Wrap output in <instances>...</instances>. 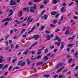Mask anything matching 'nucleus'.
<instances>
[{
	"label": "nucleus",
	"mask_w": 78,
	"mask_h": 78,
	"mask_svg": "<svg viewBox=\"0 0 78 78\" xmlns=\"http://www.w3.org/2000/svg\"><path fill=\"white\" fill-rule=\"evenodd\" d=\"M37 8L36 4H35L34 5V7L31 6L30 7V12H35V10L34 9L36 10Z\"/></svg>",
	"instance_id": "nucleus-1"
},
{
	"label": "nucleus",
	"mask_w": 78,
	"mask_h": 78,
	"mask_svg": "<svg viewBox=\"0 0 78 78\" xmlns=\"http://www.w3.org/2000/svg\"><path fill=\"white\" fill-rule=\"evenodd\" d=\"M40 36L39 35H34L32 37L33 38H34V39H35V41H37V39H38V38H39Z\"/></svg>",
	"instance_id": "nucleus-2"
},
{
	"label": "nucleus",
	"mask_w": 78,
	"mask_h": 78,
	"mask_svg": "<svg viewBox=\"0 0 78 78\" xmlns=\"http://www.w3.org/2000/svg\"><path fill=\"white\" fill-rule=\"evenodd\" d=\"M16 4L17 3L16 2V1L14 0H11L10 1V5H16Z\"/></svg>",
	"instance_id": "nucleus-3"
},
{
	"label": "nucleus",
	"mask_w": 78,
	"mask_h": 78,
	"mask_svg": "<svg viewBox=\"0 0 78 78\" xmlns=\"http://www.w3.org/2000/svg\"><path fill=\"white\" fill-rule=\"evenodd\" d=\"M25 64L26 63L25 62H23L22 63V62H19L18 64V65H20V66H24L25 65Z\"/></svg>",
	"instance_id": "nucleus-4"
},
{
	"label": "nucleus",
	"mask_w": 78,
	"mask_h": 78,
	"mask_svg": "<svg viewBox=\"0 0 78 78\" xmlns=\"http://www.w3.org/2000/svg\"><path fill=\"white\" fill-rule=\"evenodd\" d=\"M48 17V16L46 14L44 15V16H42L41 17V19H44L45 20H46Z\"/></svg>",
	"instance_id": "nucleus-5"
},
{
	"label": "nucleus",
	"mask_w": 78,
	"mask_h": 78,
	"mask_svg": "<svg viewBox=\"0 0 78 78\" xmlns=\"http://www.w3.org/2000/svg\"><path fill=\"white\" fill-rule=\"evenodd\" d=\"M42 49H39L38 50V51L37 52V54L38 55H41L42 53Z\"/></svg>",
	"instance_id": "nucleus-6"
},
{
	"label": "nucleus",
	"mask_w": 78,
	"mask_h": 78,
	"mask_svg": "<svg viewBox=\"0 0 78 78\" xmlns=\"http://www.w3.org/2000/svg\"><path fill=\"white\" fill-rule=\"evenodd\" d=\"M9 20H10V19L9 18H8L4 19L2 21V22H5V21H6V22H8V21H9Z\"/></svg>",
	"instance_id": "nucleus-7"
},
{
	"label": "nucleus",
	"mask_w": 78,
	"mask_h": 78,
	"mask_svg": "<svg viewBox=\"0 0 78 78\" xmlns=\"http://www.w3.org/2000/svg\"><path fill=\"white\" fill-rule=\"evenodd\" d=\"M35 28H36V27H35V26H34L33 27L32 29L31 30H30V31L28 33V34H30V33H31V32H32V31H33V30H35Z\"/></svg>",
	"instance_id": "nucleus-8"
},
{
	"label": "nucleus",
	"mask_w": 78,
	"mask_h": 78,
	"mask_svg": "<svg viewBox=\"0 0 78 78\" xmlns=\"http://www.w3.org/2000/svg\"><path fill=\"white\" fill-rule=\"evenodd\" d=\"M65 8L64 7H62L61 9V12H64L65 11L64 10Z\"/></svg>",
	"instance_id": "nucleus-9"
},
{
	"label": "nucleus",
	"mask_w": 78,
	"mask_h": 78,
	"mask_svg": "<svg viewBox=\"0 0 78 78\" xmlns=\"http://www.w3.org/2000/svg\"><path fill=\"white\" fill-rule=\"evenodd\" d=\"M23 10L24 11H26L27 10V12H29V7L24 8H23Z\"/></svg>",
	"instance_id": "nucleus-10"
},
{
	"label": "nucleus",
	"mask_w": 78,
	"mask_h": 78,
	"mask_svg": "<svg viewBox=\"0 0 78 78\" xmlns=\"http://www.w3.org/2000/svg\"><path fill=\"white\" fill-rule=\"evenodd\" d=\"M60 44H61V42H55V45L57 46H59L60 45Z\"/></svg>",
	"instance_id": "nucleus-11"
},
{
	"label": "nucleus",
	"mask_w": 78,
	"mask_h": 78,
	"mask_svg": "<svg viewBox=\"0 0 78 78\" xmlns=\"http://www.w3.org/2000/svg\"><path fill=\"white\" fill-rule=\"evenodd\" d=\"M75 36H76V35H74L72 37L69 38L68 39V40H73L74 39V38H75Z\"/></svg>",
	"instance_id": "nucleus-12"
},
{
	"label": "nucleus",
	"mask_w": 78,
	"mask_h": 78,
	"mask_svg": "<svg viewBox=\"0 0 78 78\" xmlns=\"http://www.w3.org/2000/svg\"><path fill=\"white\" fill-rule=\"evenodd\" d=\"M74 56L75 58H78V51L75 54V55H74Z\"/></svg>",
	"instance_id": "nucleus-13"
},
{
	"label": "nucleus",
	"mask_w": 78,
	"mask_h": 78,
	"mask_svg": "<svg viewBox=\"0 0 78 78\" xmlns=\"http://www.w3.org/2000/svg\"><path fill=\"white\" fill-rule=\"evenodd\" d=\"M57 13V12H51V15H52V16H53L54 15H55V14H56Z\"/></svg>",
	"instance_id": "nucleus-14"
},
{
	"label": "nucleus",
	"mask_w": 78,
	"mask_h": 78,
	"mask_svg": "<svg viewBox=\"0 0 78 78\" xmlns=\"http://www.w3.org/2000/svg\"><path fill=\"white\" fill-rule=\"evenodd\" d=\"M43 59H44V61H46L47 60H48V57L47 56H44L43 58Z\"/></svg>",
	"instance_id": "nucleus-15"
},
{
	"label": "nucleus",
	"mask_w": 78,
	"mask_h": 78,
	"mask_svg": "<svg viewBox=\"0 0 78 78\" xmlns=\"http://www.w3.org/2000/svg\"><path fill=\"white\" fill-rule=\"evenodd\" d=\"M3 57L2 56H0V63L2 62H3V61H5L3 59H3Z\"/></svg>",
	"instance_id": "nucleus-16"
},
{
	"label": "nucleus",
	"mask_w": 78,
	"mask_h": 78,
	"mask_svg": "<svg viewBox=\"0 0 78 78\" xmlns=\"http://www.w3.org/2000/svg\"><path fill=\"white\" fill-rule=\"evenodd\" d=\"M44 62H37V66H39V65H41V64H42Z\"/></svg>",
	"instance_id": "nucleus-17"
},
{
	"label": "nucleus",
	"mask_w": 78,
	"mask_h": 78,
	"mask_svg": "<svg viewBox=\"0 0 78 78\" xmlns=\"http://www.w3.org/2000/svg\"><path fill=\"white\" fill-rule=\"evenodd\" d=\"M45 28V27L44 26H42L41 27V29H39L40 31H42V30H44Z\"/></svg>",
	"instance_id": "nucleus-18"
},
{
	"label": "nucleus",
	"mask_w": 78,
	"mask_h": 78,
	"mask_svg": "<svg viewBox=\"0 0 78 78\" xmlns=\"http://www.w3.org/2000/svg\"><path fill=\"white\" fill-rule=\"evenodd\" d=\"M48 52V48L46 49L44 51V53L45 54L47 53Z\"/></svg>",
	"instance_id": "nucleus-19"
},
{
	"label": "nucleus",
	"mask_w": 78,
	"mask_h": 78,
	"mask_svg": "<svg viewBox=\"0 0 78 78\" xmlns=\"http://www.w3.org/2000/svg\"><path fill=\"white\" fill-rule=\"evenodd\" d=\"M47 40L48 41H50V35H47Z\"/></svg>",
	"instance_id": "nucleus-20"
},
{
	"label": "nucleus",
	"mask_w": 78,
	"mask_h": 78,
	"mask_svg": "<svg viewBox=\"0 0 78 78\" xmlns=\"http://www.w3.org/2000/svg\"><path fill=\"white\" fill-rule=\"evenodd\" d=\"M65 45V44H64L62 43V45L61 47V49H62L64 47Z\"/></svg>",
	"instance_id": "nucleus-21"
},
{
	"label": "nucleus",
	"mask_w": 78,
	"mask_h": 78,
	"mask_svg": "<svg viewBox=\"0 0 78 78\" xmlns=\"http://www.w3.org/2000/svg\"><path fill=\"white\" fill-rule=\"evenodd\" d=\"M65 34H69V30H66V32H65Z\"/></svg>",
	"instance_id": "nucleus-22"
},
{
	"label": "nucleus",
	"mask_w": 78,
	"mask_h": 78,
	"mask_svg": "<svg viewBox=\"0 0 78 78\" xmlns=\"http://www.w3.org/2000/svg\"><path fill=\"white\" fill-rule=\"evenodd\" d=\"M23 14V13H22V11H21L20 12V17H22V16Z\"/></svg>",
	"instance_id": "nucleus-23"
},
{
	"label": "nucleus",
	"mask_w": 78,
	"mask_h": 78,
	"mask_svg": "<svg viewBox=\"0 0 78 78\" xmlns=\"http://www.w3.org/2000/svg\"><path fill=\"white\" fill-rule=\"evenodd\" d=\"M52 1H53L52 2L53 4H56L57 3V1L56 0H52Z\"/></svg>",
	"instance_id": "nucleus-24"
},
{
	"label": "nucleus",
	"mask_w": 78,
	"mask_h": 78,
	"mask_svg": "<svg viewBox=\"0 0 78 78\" xmlns=\"http://www.w3.org/2000/svg\"><path fill=\"white\" fill-rule=\"evenodd\" d=\"M28 51H27L23 53V55H27V54H28Z\"/></svg>",
	"instance_id": "nucleus-25"
},
{
	"label": "nucleus",
	"mask_w": 78,
	"mask_h": 78,
	"mask_svg": "<svg viewBox=\"0 0 78 78\" xmlns=\"http://www.w3.org/2000/svg\"><path fill=\"white\" fill-rule=\"evenodd\" d=\"M73 45L72 44H68V47H72Z\"/></svg>",
	"instance_id": "nucleus-26"
},
{
	"label": "nucleus",
	"mask_w": 78,
	"mask_h": 78,
	"mask_svg": "<svg viewBox=\"0 0 78 78\" xmlns=\"http://www.w3.org/2000/svg\"><path fill=\"white\" fill-rule=\"evenodd\" d=\"M25 29H23L21 31V34H22V33H23L24 32H25Z\"/></svg>",
	"instance_id": "nucleus-27"
},
{
	"label": "nucleus",
	"mask_w": 78,
	"mask_h": 78,
	"mask_svg": "<svg viewBox=\"0 0 78 78\" xmlns=\"http://www.w3.org/2000/svg\"><path fill=\"white\" fill-rule=\"evenodd\" d=\"M58 78H64V76H62V75H60L58 76Z\"/></svg>",
	"instance_id": "nucleus-28"
},
{
	"label": "nucleus",
	"mask_w": 78,
	"mask_h": 78,
	"mask_svg": "<svg viewBox=\"0 0 78 78\" xmlns=\"http://www.w3.org/2000/svg\"><path fill=\"white\" fill-rule=\"evenodd\" d=\"M42 55H39V56H37V57L36 58H37V59H40V58H41V57H42Z\"/></svg>",
	"instance_id": "nucleus-29"
},
{
	"label": "nucleus",
	"mask_w": 78,
	"mask_h": 78,
	"mask_svg": "<svg viewBox=\"0 0 78 78\" xmlns=\"http://www.w3.org/2000/svg\"><path fill=\"white\" fill-rule=\"evenodd\" d=\"M73 60V59H72V58H70L69 60L68 61V63H70V62H72V61Z\"/></svg>",
	"instance_id": "nucleus-30"
},
{
	"label": "nucleus",
	"mask_w": 78,
	"mask_h": 78,
	"mask_svg": "<svg viewBox=\"0 0 78 78\" xmlns=\"http://www.w3.org/2000/svg\"><path fill=\"white\" fill-rule=\"evenodd\" d=\"M59 39V37H58V36H56L55 37V39H54L55 41H56V40H58V39Z\"/></svg>",
	"instance_id": "nucleus-31"
},
{
	"label": "nucleus",
	"mask_w": 78,
	"mask_h": 78,
	"mask_svg": "<svg viewBox=\"0 0 78 78\" xmlns=\"http://www.w3.org/2000/svg\"><path fill=\"white\" fill-rule=\"evenodd\" d=\"M57 20H54L52 23H54V24H55V23H56L57 22Z\"/></svg>",
	"instance_id": "nucleus-32"
},
{
	"label": "nucleus",
	"mask_w": 78,
	"mask_h": 78,
	"mask_svg": "<svg viewBox=\"0 0 78 78\" xmlns=\"http://www.w3.org/2000/svg\"><path fill=\"white\" fill-rule=\"evenodd\" d=\"M56 25L54 24H51L50 25V27H55V26Z\"/></svg>",
	"instance_id": "nucleus-33"
},
{
	"label": "nucleus",
	"mask_w": 78,
	"mask_h": 78,
	"mask_svg": "<svg viewBox=\"0 0 78 78\" xmlns=\"http://www.w3.org/2000/svg\"><path fill=\"white\" fill-rule=\"evenodd\" d=\"M34 46H35V45H34V44H33L31 46V47L30 48H29L28 49L29 50H30V49H32V47H34Z\"/></svg>",
	"instance_id": "nucleus-34"
},
{
	"label": "nucleus",
	"mask_w": 78,
	"mask_h": 78,
	"mask_svg": "<svg viewBox=\"0 0 78 78\" xmlns=\"http://www.w3.org/2000/svg\"><path fill=\"white\" fill-rule=\"evenodd\" d=\"M12 8L13 9V10H16V7L15 6H12Z\"/></svg>",
	"instance_id": "nucleus-35"
},
{
	"label": "nucleus",
	"mask_w": 78,
	"mask_h": 78,
	"mask_svg": "<svg viewBox=\"0 0 78 78\" xmlns=\"http://www.w3.org/2000/svg\"><path fill=\"white\" fill-rule=\"evenodd\" d=\"M45 32H46V33H47V34H48L50 33V31L49 30H46Z\"/></svg>",
	"instance_id": "nucleus-36"
},
{
	"label": "nucleus",
	"mask_w": 78,
	"mask_h": 78,
	"mask_svg": "<svg viewBox=\"0 0 78 78\" xmlns=\"http://www.w3.org/2000/svg\"><path fill=\"white\" fill-rule=\"evenodd\" d=\"M3 64H0V69H2L3 67Z\"/></svg>",
	"instance_id": "nucleus-37"
},
{
	"label": "nucleus",
	"mask_w": 78,
	"mask_h": 78,
	"mask_svg": "<svg viewBox=\"0 0 78 78\" xmlns=\"http://www.w3.org/2000/svg\"><path fill=\"white\" fill-rule=\"evenodd\" d=\"M16 60H17L16 59H13L12 60V63L15 62H16Z\"/></svg>",
	"instance_id": "nucleus-38"
},
{
	"label": "nucleus",
	"mask_w": 78,
	"mask_h": 78,
	"mask_svg": "<svg viewBox=\"0 0 78 78\" xmlns=\"http://www.w3.org/2000/svg\"><path fill=\"white\" fill-rule=\"evenodd\" d=\"M8 22H6L4 24V26H7V25H8Z\"/></svg>",
	"instance_id": "nucleus-39"
},
{
	"label": "nucleus",
	"mask_w": 78,
	"mask_h": 78,
	"mask_svg": "<svg viewBox=\"0 0 78 78\" xmlns=\"http://www.w3.org/2000/svg\"><path fill=\"white\" fill-rule=\"evenodd\" d=\"M34 2H41V0H34Z\"/></svg>",
	"instance_id": "nucleus-40"
},
{
	"label": "nucleus",
	"mask_w": 78,
	"mask_h": 78,
	"mask_svg": "<svg viewBox=\"0 0 78 78\" xmlns=\"http://www.w3.org/2000/svg\"><path fill=\"white\" fill-rule=\"evenodd\" d=\"M61 70H62V69H58L57 71V73H59V72H61Z\"/></svg>",
	"instance_id": "nucleus-41"
},
{
	"label": "nucleus",
	"mask_w": 78,
	"mask_h": 78,
	"mask_svg": "<svg viewBox=\"0 0 78 78\" xmlns=\"http://www.w3.org/2000/svg\"><path fill=\"white\" fill-rule=\"evenodd\" d=\"M44 3L45 5H46V4H47V3H48V2L47 1L45 0L44 1Z\"/></svg>",
	"instance_id": "nucleus-42"
},
{
	"label": "nucleus",
	"mask_w": 78,
	"mask_h": 78,
	"mask_svg": "<svg viewBox=\"0 0 78 78\" xmlns=\"http://www.w3.org/2000/svg\"><path fill=\"white\" fill-rule=\"evenodd\" d=\"M60 15V14L59 13H58V14L56 15L55 16V18H58V16Z\"/></svg>",
	"instance_id": "nucleus-43"
},
{
	"label": "nucleus",
	"mask_w": 78,
	"mask_h": 78,
	"mask_svg": "<svg viewBox=\"0 0 78 78\" xmlns=\"http://www.w3.org/2000/svg\"><path fill=\"white\" fill-rule=\"evenodd\" d=\"M55 57V54H51V55L50 56V58H51L52 57Z\"/></svg>",
	"instance_id": "nucleus-44"
},
{
	"label": "nucleus",
	"mask_w": 78,
	"mask_h": 78,
	"mask_svg": "<svg viewBox=\"0 0 78 78\" xmlns=\"http://www.w3.org/2000/svg\"><path fill=\"white\" fill-rule=\"evenodd\" d=\"M58 66H60L61 67L62 66V63H60L58 64Z\"/></svg>",
	"instance_id": "nucleus-45"
},
{
	"label": "nucleus",
	"mask_w": 78,
	"mask_h": 78,
	"mask_svg": "<svg viewBox=\"0 0 78 78\" xmlns=\"http://www.w3.org/2000/svg\"><path fill=\"white\" fill-rule=\"evenodd\" d=\"M55 32H58V31H60V30L59 29H56L55 30Z\"/></svg>",
	"instance_id": "nucleus-46"
},
{
	"label": "nucleus",
	"mask_w": 78,
	"mask_h": 78,
	"mask_svg": "<svg viewBox=\"0 0 78 78\" xmlns=\"http://www.w3.org/2000/svg\"><path fill=\"white\" fill-rule=\"evenodd\" d=\"M31 16H29L27 20V22H28L30 19H31Z\"/></svg>",
	"instance_id": "nucleus-47"
},
{
	"label": "nucleus",
	"mask_w": 78,
	"mask_h": 78,
	"mask_svg": "<svg viewBox=\"0 0 78 78\" xmlns=\"http://www.w3.org/2000/svg\"><path fill=\"white\" fill-rule=\"evenodd\" d=\"M5 43L6 44V46H8V41H5Z\"/></svg>",
	"instance_id": "nucleus-48"
},
{
	"label": "nucleus",
	"mask_w": 78,
	"mask_h": 78,
	"mask_svg": "<svg viewBox=\"0 0 78 78\" xmlns=\"http://www.w3.org/2000/svg\"><path fill=\"white\" fill-rule=\"evenodd\" d=\"M28 5H33V3L31 2H30L28 3Z\"/></svg>",
	"instance_id": "nucleus-49"
},
{
	"label": "nucleus",
	"mask_w": 78,
	"mask_h": 78,
	"mask_svg": "<svg viewBox=\"0 0 78 78\" xmlns=\"http://www.w3.org/2000/svg\"><path fill=\"white\" fill-rule=\"evenodd\" d=\"M8 72H6L4 73V75L5 76H6L7 75H8Z\"/></svg>",
	"instance_id": "nucleus-50"
},
{
	"label": "nucleus",
	"mask_w": 78,
	"mask_h": 78,
	"mask_svg": "<svg viewBox=\"0 0 78 78\" xmlns=\"http://www.w3.org/2000/svg\"><path fill=\"white\" fill-rule=\"evenodd\" d=\"M73 2H71V3H70V4H69V6H71V5H73Z\"/></svg>",
	"instance_id": "nucleus-51"
},
{
	"label": "nucleus",
	"mask_w": 78,
	"mask_h": 78,
	"mask_svg": "<svg viewBox=\"0 0 78 78\" xmlns=\"http://www.w3.org/2000/svg\"><path fill=\"white\" fill-rule=\"evenodd\" d=\"M14 46V45H13V44H11V48H13L14 47H13Z\"/></svg>",
	"instance_id": "nucleus-52"
},
{
	"label": "nucleus",
	"mask_w": 78,
	"mask_h": 78,
	"mask_svg": "<svg viewBox=\"0 0 78 78\" xmlns=\"http://www.w3.org/2000/svg\"><path fill=\"white\" fill-rule=\"evenodd\" d=\"M37 58V57H36V58H31V60H33V59H36Z\"/></svg>",
	"instance_id": "nucleus-53"
},
{
	"label": "nucleus",
	"mask_w": 78,
	"mask_h": 78,
	"mask_svg": "<svg viewBox=\"0 0 78 78\" xmlns=\"http://www.w3.org/2000/svg\"><path fill=\"white\" fill-rule=\"evenodd\" d=\"M35 53V51H32L31 52V54H32V55H33Z\"/></svg>",
	"instance_id": "nucleus-54"
},
{
	"label": "nucleus",
	"mask_w": 78,
	"mask_h": 78,
	"mask_svg": "<svg viewBox=\"0 0 78 78\" xmlns=\"http://www.w3.org/2000/svg\"><path fill=\"white\" fill-rule=\"evenodd\" d=\"M9 35H8L6 38H5V40H6L7 39H8V38L9 37Z\"/></svg>",
	"instance_id": "nucleus-55"
},
{
	"label": "nucleus",
	"mask_w": 78,
	"mask_h": 78,
	"mask_svg": "<svg viewBox=\"0 0 78 78\" xmlns=\"http://www.w3.org/2000/svg\"><path fill=\"white\" fill-rule=\"evenodd\" d=\"M12 69V66H10L9 68V70H11Z\"/></svg>",
	"instance_id": "nucleus-56"
},
{
	"label": "nucleus",
	"mask_w": 78,
	"mask_h": 78,
	"mask_svg": "<svg viewBox=\"0 0 78 78\" xmlns=\"http://www.w3.org/2000/svg\"><path fill=\"white\" fill-rule=\"evenodd\" d=\"M76 65V64H73L71 65V67H73V66H75Z\"/></svg>",
	"instance_id": "nucleus-57"
},
{
	"label": "nucleus",
	"mask_w": 78,
	"mask_h": 78,
	"mask_svg": "<svg viewBox=\"0 0 78 78\" xmlns=\"http://www.w3.org/2000/svg\"><path fill=\"white\" fill-rule=\"evenodd\" d=\"M62 6H66V3H64L62 4Z\"/></svg>",
	"instance_id": "nucleus-58"
},
{
	"label": "nucleus",
	"mask_w": 78,
	"mask_h": 78,
	"mask_svg": "<svg viewBox=\"0 0 78 78\" xmlns=\"http://www.w3.org/2000/svg\"><path fill=\"white\" fill-rule=\"evenodd\" d=\"M45 12V10H44L41 13V15H42V14H44V12Z\"/></svg>",
	"instance_id": "nucleus-59"
},
{
	"label": "nucleus",
	"mask_w": 78,
	"mask_h": 78,
	"mask_svg": "<svg viewBox=\"0 0 78 78\" xmlns=\"http://www.w3.org/2000/svg\"><path fill=\"white\" fill-rule=\"evenodd\" d=\"M13 39H17V36H15L13 37Z\"/></svg>",
	"instance_id": "nucleus-60"
},
{
	"label": "nucleus",
	"mask_w": 78,
	"mask_h": 78,
	"mask_svg": "<svg viewBox=\"0 0 78 78\" xmlns=\"http://www.w3.org/2000/svg\"><path fill=\"white\" fill-rule=\"evenodd\" d=\"M74 76H76V77L78 76V74L77 73L75 74H74Z\"/></svg>",
	"instance_id": "nucleus-61"
},
{
	"label": "nucleus",
	"mask_w": 78,
	"mask_h": 78,
	"mask_svg": "<svg viewBox=\"0 0 78 78\" xmlns=\"http://www.w3.org/2000/svg\"><path fill=\"white\" fill-rule=\"evenodd\" d=\"M54 47H55V46H51L50 47V48H54Z\"/></svg>",
	"instance_id": "nucleus-62"
},
{
	"label": "nucleus",
	"mask_w": 78,
	"mask_h": 78,
	"mask_svg": "<svg viewBox=\"0 0 78 78\" xmlns=\"http://www.w3.org/2000/svg\"><path fill=\"white\" fill-rule=\"evenodd\" d=\"M15 69H19V67L18 66H16L15 67Z\"/></svg>",
	"instance_id": "nucleus-63"
},
{
	"label": "nucleus",
	"mask_w": 78,
	"mask_h": 78,
	"mask_svg": "<svg viewBox=\"0 0 78 78\" xmlns=\"http://www.w3.org/2000/svg\"><path fill=\"white\" fill-rule=\"evenodd\" d=\"M73 1H75L76 3H78V0H72Z\"/></svg>",
	"instance_id": "nucleus-64"
}]
</instances>
